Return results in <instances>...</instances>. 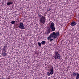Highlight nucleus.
Masks as SVG:
<instances>
[{
    "mask_svg": "<svg viewBox=\"0 0 79 79\" xmlns=\"http://www.w3.org/2000/svg\"><path fill=\"white\" fill-rule=\"evenodd\" d=\"M60 33L59 32H57L56 33L55 32H53L52 34H50L49 36L48 37L47 39L48 40H50V42H52V40H54L53 39H51L52 37H53L54 39H56L57 36H58L59 35Z\"/></svg>",
    "mask_w": 79,
    "mask_h": 79,
    "instance_id": "1",
    "label": "nucleus"
},
{
    "mask_svg": "<svg viewBox=\"0 0 79 79\" xmlns=\"http://www.w3.org/2000/svg\"><path fill=\"white\" fill-rule=\"evenodd\" d=\"M38 15L39 17H41L40 19L39 22L41 24H44L45 23V20H46L45 16H42V15L38 14Z\"/></svg>",
    "mask_w": 79,
    "mask_h": 79,
    "instance_id": "2",
    "label": "nucleus"
},
{
    "mask_svg": "<svg viewBox=\"0 0 79 79\" xmlns=\"http://www.w3.org/2000/svg\"><path fill=\"white\" fill-rule=\"evenodd\" d=\"M49 28H50L52 29V31L53 32L55 31V24L53 22H52L51 23V25L50 26Z\"/></svg>",
    "mask_w": 79,
    "mask_h": 79,
    "instance_id": "3",
    "label": "nucleus"
},
{
    "mask_svg": "<svg viewBox=\"0 0 79 79\" xmlns=\"http://www.w3.org/2000/svg\"><path fill=\"white\" fill-rule=\"evenodd\" d=\"M19 28L22 29H24L25 27L24 26V24L22 22H20L19 23Z\"/></svg>",
    "mask_w": 79,
    "mask_h": 79,
    "instance_id": "4",
    "label": "nucleus"
},
{
    "mask_svg": "<svg viewBox=\"0 0 79 79\" xmlns=\"http://www.w3.org/2000/svg\"><path fill=\"white\" fill-rule=\"evenodd\" d=\"M5 51H2V56H6V55H7V53Z\"/></svg>",
    "mask_w": 79,
    "mask_h": 79,
    "instance_id": "5",
    "label": "nucleus"
},
{
    "mask_svg": "<svg viewBox=\"0 0 79 79\" xmlns=\"http://www.w3.org/2000/svg\"><path fill=\"white\" fill-rule=\"evenodd\" d=\"M60 58H61V55L59 54L56 57H54L55 60H56V59H57L58 60H59L60 59Z\"/></svg>",
    "mask_w": 79,
    "mask_h": 79,
    "instance_id": "6",
    "label": "nucleus"
},
{
    "mask_svg": "<svg viewBox=\"0 0 79 79\" xmlns=\"http://www.w3.org/2000/svg\"><path fill=\"white\" fill-rule=\"evenodd\" d=\"M76 24L77 23H76V22L73 21L71 23L70 25H71V26H74L76 25Z\"/></svg>",
    "mask_w": 79,
    "mask_h": 79,
    "instance_id": "7",
    "label": "nucleus"
},
{
    "mask_svg": "<svg viewBox=\"0 0 79 79\" xmlns=\"http://www.w3.org/2000/svg\"><path fill=\"white\" fill-rule=\"evenodd\" d=\"M54 58H55V57H56V56L59 55V53H58V52H57V51H55L54 52Z\"/></svg>",
    "mask_w": 79,
    "mask_h": 79,
    "instance_id": "8",
    "label": "nucleus"
},
{
    "mask_svg": "<svg viewBox=\"0 0 79 79\" xmlns=\"http://www.w3.org/2000/svg\"><path fill=\"white\" fill-rule=\"evenodd\" d=\"M48 30L47 31V34H50V27H48Z\"/></svg>",
    "mask_w": 79,
    "mask_h": 79,
    "instance_id": "9",
    "label": "nucleus"
},
{
    "mask_svg": "<svg viewBox=\"0 0 79 79\" xmlns=\"http://www.w3.org/2000/svg\"><path fill=\"white\" fill-rule=\"evenodd\" d=\"M6 46H4L3 48H2V50L3 51H4V52H6Z\"/></svg>",
    "mask_w": 79,
    "mask_h": 79,
    "instance_id": "10",
    "label": "nucleus"
},
{
    "mask_svg": "<svg viewBox=\"0 0 79 79\" xmlns=\"http://www.w3.org/2000/svg\"><path fill=\"white\" fill-rule=\"evenodd\" d=\"M11 4H12V2H8L7 3V5L9 6L10 5H11Z\"/></svg>",
    "mask_w": 79,
    "mask_h": 79,
    "instance_id": "11",
    "label": "nucleus"
},
{
    "mask_svg": "<svg viewBox=\"0 0 79 79\" xmlns=\"http://www.w3.org/2000/svg\"><path fill=\"white\" fill-rule=\"evenodd\" d=\"M79 79V74L78 73H77V77L76 79Z\"/></svg>",
    "mask_w": 79,
    "mask_h": 79,
    "instance_id": "12",
    "label": "nucleus"
},
{
    "mask_svg": "<svg viewBox=\"0 0 79 79\" xmlns=\"http://www.w3.org/2000/svg\"><path fill=\"white\" fill-rule=\"evenodd\" d=\"M15 23H16V21H13L11 22H10V23L12 24H15Z\"/></svg>",
    "mask_w": 79,
    "mask_h": 79,
    "instance_id": "13",
    "label": "nucleus"
},
{
    "mask_svg": "<svg viewBox=\"0 0 79 79\" xmlns=\"http://www.w3.org/2000/svg\"><path fill=\"white\" fill-rule=\"evenodd\" d=\"M45 44V41H43L41 42V44L42 45H44Z\"/></svg>",
    "mask_w": 79,
    "mask_h": 79,
    "instance_id": "14",
    "label": "nucleus"
},
{
    "mask_svg": "<svg viewBox=\"0 0 79 79\" xmlns=\"http://www.w3.org/2000/svg\"><path fill=\"white\" fill-rule=\"evenodd\" d=\"M72 75L73 76H76V72H73L72 74Z\"/></svg>",
    "mask_w": 79,
    "mask_h": 79,
    "instance_id": "15",
    "label": "nucleus"
},
{
    "mask_svg": "<svg viewBox=\"0 0 79 79\" xmlns=\"http://www.w3.org/2000/svg\"><path fill=\"white\" fill-rule=\"evenodd\" d=\"M50 71H53V67H52V68H51L50 69Z\"/></svg>",
    "mask_w": 79,
    "mask_h": 79,
    "instance_id": "16",
    "label": "nucleus"
},
{
    "mask_svg": "<svg viewBox=\"0 0 79 79\" xmlns=\"http://www.w3.org/2000/svg\"><path fill=\"white\" fill-rule=\"evenodd\" d=\"M54 72L53 71H50V74L51 75H52V74H53Z\"/></svg>",
    "mask_w": 79,
    "mask_h": 79,
    "instance_id": "17",
    "label": "nucleus"
},
{
    "mask_svg": "<svg viewBox=\"0 0 79 79\" xmlns=\"http://www.w3.org/2000/svg\"><path fill=\"white\" fill-rule=\"evenodd\" d=\"M38 45H39V46H41V45H42V44H41V43L39 42L38 43Z\"/></svg>",
    "mask_w": 79,
    "mask_h": 79,
    "instance_id": "18",
    "label": "nucleus"
},
{
    "mask_svg": "<svg viewBox=\"0 0 79 79\" xmlns=\"http://www.w3.org/2000/svg\"><path fill=\"white\" fill-rule=\"evenodd\" d=\"M50 73L49 72L47 73V75L48 76L50 75Z\"/></svg>",
    "mask_w": 79,
    "mask_h": 79,
    "instance_id": "19",
    "label": "nucleus"
},
{
    "mask_svg": "<svg viewBox=\"0 0 79 79\" xmlns=\"http://www.w3.org/2000/svg\"><path fill=\"white\" fill-rule=\"evenodd\" d=\"M2 79H6V78H3V77H2Z\"/></svg>",
    "mask_w": 79,
    "mask_h": 79,
    "instance_id": "20",
    "label": "nucleus"
},
{
    "mask_svg": "<svg viewBox=\"0 0 79 79\" xmlns=\"http://www.w3.org/2000/svg\"><path fill=\"white\" fill-rule=\"evenodd\" d=\"M45 13H44V16H46V15H45Z\"/></svg>",
    "mask_w": 79,
    "mask_h": 79,
    "instance_id": "21",
    "label": "nucleus"
}]
</instances>
